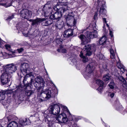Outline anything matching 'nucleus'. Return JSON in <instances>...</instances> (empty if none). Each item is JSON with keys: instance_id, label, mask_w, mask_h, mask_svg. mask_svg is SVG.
Returning <instances> with one entry per match:
<instances>
[{"instance_id": "nucleus-6", "label": "nucleus", "mask_w": 127, "mask_h": 127, "mask_svg": "<svg viewBox=\"0 0 127 127\" xmlns=\"http://www.w3.org/2000/svg\"><path fill=\"white\" fill-rule=\"evenodd\" d=\"M6 0H0V5L7 7L11 6L12 4L14 5L17 4L19 2V0H12L11 2L9 1L6 2Z\"/></svg>"}, {"instance_id": "nucleus-17", "label": "nucleus", "mask_w": 127, "mask_h": 127, "mask_svg": "<svg viewBox=\"0 0 127 127\" xmlns=\"http://www.w3.org/2000/svg\"><path fill=\"white\" fill-rule=\"evenodd\" d=\"M78 37L81 40L82 45H85L88 43V39L84 35L81 34L78 36Z\"/></svg>"}, {"instance_id": "nucleus-53", "label": "nucleus", "mask_w": 127, "mask_h": 127, "mask_svg": "<svg viewBox=\"0 0 127 127\" xmlns=\"http://www.w3.org/2000/svg\"><path fill=\"white\" fill-rule=\"evenodd\" d=\"M3 56V54L2 52L0 53V57H2Z\"/></svg>"}, {"instance_id": "nucleus-39", "label": "nucleus", "mask_w": 127, "mask_h": 127, "mask_svg": "<svg viewBox=\"0 0 127 127\" xmlns=\"http://www.w3.org/2000/svg\"><path fill=\"white\" fill-rule=\"evenodd\" d=\"M32 75V72H31L29 74H26L24 77V80H25V79L26 78H27V77H28L30 76H31Z\"/></svg>"}, {"instance_id": "nucleus-8", "label": "nucleus", "mask_w": 127, "mask_h": 127, "mask_svg": "<svg viewBox=\"0 0 127 127\" xmlns=\"http://www.w3.org/2000/svg\"><path fill=\"white\" fill-rule=\"evenodd\" d=\"M54 116L56 121H58L59 123H65L68 121V119L66 117V115L64 113H61L58 117L56 116V115Z\"/></svg>"}, {"instance_id": "nucleus-12", "label": "nucleus", "mask_w": 127, "mask_h": 127, "mask_svg": "<svg viewBox=\"0 0 127 127\" xmlns=\"http://www.w3.org/2000/svg\"><path fill=\"white\" fill-rule=\"evenodd\" d=\"M46 20V19L45 18H37L32 20V26L35 25L36 26L38 25H39L41 22L45 21Z\"/></svg>"}, {"instance_id": "nucleus-61", "label": "nucleus", "mask_w": 127, "mask_h": 127, "mask_svg": "<svg viewBox=\"0 0 127 127\" xmlns=\"http://www.w3.org/2000/svg\"><path fill=\"white\" fill-rule=\"evenodd\" d=\"M21 32H22V34H23V32L22 31H21Z\"/></svg>"}, {"instance_id": "nucleus-56", "label": "nucleus", "mask_w": 127, "mask_h": 127, "mask_svg": "<svg viewBox=\"0 0 127 127\" xmlns=\"http://www.w3.org/2000/svg\"><path fill=\"white\" fill-rule=\"evenodd\" d=\"M57 51L59 52H60V49H58L57 50Z\"/></svg>"}, {"instance_id": "nucleus-7", "label": "nucleus", "mask_w": 127, "mask_h": 127, "mask_svg": "<svg viewBox=\"0 0 127 127\" xmlns=\"http://www.w3.org/2000/svg\"><path fill=\"white\" fill-rule=\"evenodd\" d=\"M97 27L96 24H95L93 26V28L94 30V31L91 32L89 31L87 32L86 34L87 37L89 39L93 38L94 37H96L98 36L97 32L96 30H97Z\"/></svg>"}, {"instance_id": "nucleus-14", "label": "nucleus", "mask_w": 127, "mask_h": 127, "mask_svg": "<svg viewBox=\"0 0 127 127\" xmlns=\"http://www.w3.org/2000/svg\"><path fill=\"white\" fill-rule=\"evenodd\" d=\"M95 82L96 84L99 86L98 88L97 89L99 92L100 93L103 89V86L104 85V83L102 81L99 79H97L96 80Z\"/></svg>"}, {"instance_id": "nucleus-64", "label": "nucleus", "mask_w": 127, "mask_h": 127, "mask_svg": "<svg viewBox=\"0 0 127 127\" xmlns=\"http://www.w3.org/2000/svg\"><path fill=\"white\" fill-rule=\"evenodd\" d=\"M32 80V79H31V81H32V80Z\"/></svg>"}, {"instance_id": "nucleus-23", "label": "nucleus", "mask_w": 127, "mask_h": 127, "mask_svg": "<svg viewBox=\"0 0 127 127\" xmlns=\"http://www.w3.org/2000/svg\"><path fill=\"white\" fill-rule=\"evenodd\" d=\"M63 24L64 23L63 22H59L57 21L55 25L56 28L59 29H62L63 26Z\"/></svg>"}, {"instance_id": "nucleus-30", "label": "nucleus", "mask_w": 127, "mask_h": 127, "mask_svg": "<svg viewBox=\"0 0 127 127\" xmlns=\"http://www.w3.org/2000/svg\"><path fill=\"white\" fill-rule=\"evenodd\" d=\"M107 64L106 62H104L102 64V66L103 69L106 71L107 70Z\"/></svg>"}, {"instance_id": "nucleus-31", "label": "nucleus", "mask_w": 127, "mask_h": 127, "mask_svg": "<svg viewBox=\"0 0 127 127\" xmlns=\"http://www.w3.org/2000/svg\"><path fill=\"white\" fill-rule=\"evenodd\" d=\"M114 86L115 84L113 81H111L110 82V84L108 85V86L111 89H113Z\"/></svg>"}, {"instance_id": "nucleus-58", "label": "nucleus", "mask_w": 127, "mask_h": 127, "mask_svg": "<svg viewBox=\"0 0 127 127\" xmlns=\"http://www.w3.org/2000/svg\"><path fill=\"white\" fill-rule=\"evenodd\" d=\"M106 26L108 27H109V25H108V24H106Z\"/></svg>"}, {"instance_id": "nucleus-2", "label": "nucleus", "mask_w": 127, "mask_h": 127, "mask_svg": "<svg viewBox=\"0 0 127 127\" xmlns=\"http://www.w3.org/2000/svg\"><path fill=\"white\" fill-rule=\"evenodd\" d=\"M16 65L13 64H7L4 67L3 73L0 76L1 84L4 85L10 81L11 75L16 70Z\"/></svg>"}, {"instance_id": "nucleus-33", "label": "nucleus", "mask_w": 127, "mask_h": 127, "mask_svg": "<svg viewBox=\"0 0 127 127\" xmlns=\"http://www.w3.org/2000/svg\"><path fill=\"white\" fill-rule=\"evenodd\" d=\"M118 78L120 81H121L123 83L126 81V80L122 76H118Z\"/></svg>"}, {"instance_id": "nucleus-46", "label": "nucleus", "mask_w": 127, "mask_h": 127, "mask_svg": "<svg viewBox=\"0 0 127 127\" xmlns=\"http://www.w3.org/2000/svg\"><path fill=\"white\" fill-rule=\"evenodd\" d=\"M109 34L111 36V38H112L113 37V32H112V31L111 30L109 29Z\"/></svg>"}, {"instance_id": "nucleus-54", "label": "nucleus", "mask_w": 127, "mask_h": 127, "mask_svg": "<svg viewBox=\"0 0 127 127\" xmlns=\"http://www.w3.org/2000/svg\"><path fill=\"white\" fill-rule=\"evenodd\" d=\"M22 121H21V120H20V124L22 126L23 125V124L22 123Z\"/></svg>"}, {"instance_id": "nucleus-13", "label": "nucleus", "mask_w": 127, "mask_h": 127, "mask_svg": "<svg viewBox=\"0 0 127 127\" xmlns=\"http://www.w3.org/2000/svg\"><path fill=\"white\" fill-rule=\"evenodd\" d=\"M91 49V46L88 45L85 46L84 48V54L86 56H90L92 54V52L90 51Z\"/></svg>"}, {"instance_id": "nucleus-48", "label": "nucleus", "mask_w": 127, "mask_h": 127, "mask_svg": "<svg viewBox=\"0 0 127 127\" xmlns=\"http://www.w3.org/2000/svg\"><path fill=\"white\" fill-rule=\"evenodd\" d=\"M14 15L13 14L12 16L9 17L7 18V20L11 19L14 18Z\"/></svg>"}, {"instance_id": "nucleus-35", "label": "nucleus", "mask_w": 127, "mask_h": 127, "mask_svg": "<svg viewBox=\"0 0 127 127\" xmlns=\"http://www.w3.org/2000/svg\"><path fill=\"white\" fill-rule=\"evenodd\" d=\"M30 121L28 119L26 118L25 122L24 121V125H28L30 124Z\"/></svg>"}, {"instance_id": "nucleus-45", "label": "nucleus", "mask_w": 127, "mask_h": 127, "mask_svg": "<svg viewBox=\"0 0 127 127\" xmlns=\"http://www.w3.org/2000/svg\"><path fill=\"white\" fill-rule=\"evenodd\" d=\"M114 94L113 93H109L108 94V95L112 98L114 96Z\"/></svg>"}, {"instance_id": "nucleus-26", "label": "nucleus", "mask_w": 127, "mask_h": 127, "mask_svg": "<svg viewBox=\"0 0 127 127\" xmlns=\"http://www.w3.org/2000/svg\"><path fill=\"white\" fill-rule=\"evenodd\" d=\"M5 93L3 91L1 90L0 91V100H3L5 98Z\"/></svg>"}, {"instance_id": "nucleus-27", "label": "nucleus", "mask_w": 127, "mask_h": 127, "mask_svg": "<svg viewBox=\"0 0 127 127\" xmlns=\"http://www.w3.org/2000/svg\"><path fill=\"white\" fill-rule=\"evenodd\" d=\"M21 65L20 66V70L22 74L23 75H24V68L23 67L24 62L23 60L21 62Z\"/></svg>"}, {"instance_id": "nucleus-32", "label": "nucleus", "mask_w": 127, "mask_h": 127, "mask_svg": "<svg viewBox=\"0 0 127 127\" xmlns=\"http://www.w3.org/2000/svg\"><path fill=\"white\" fill-rule=\"evenodd\" d=\"M52 24V22L50 20H48L47 21H46L45 22V24L44 25L45 26H48L49 25H50Z\"/></svg>"}, {"instance_id": "nucleus-10", "label": "nucleus", "mask_w": 127, "mask_h": 127, "mask_svg": "<svg viewBox=\"0 0 127 127\" xmlns=\"http://www.w3.org/2000/svg\"><path fill=\"white\" fill-rule=\"evenodd\" d=\"M107 41L106 38L105 36H102L100 38L97 44L98 45H104L105 47H107V45L109 43Z\"/></svg>"}, {"instance_id": "nucleus-18", "label": "nucleus", "mask_w": 127, "mask_h": 127, "mask_svg": "<svg viewBox=\"0 0 127 127\" xmlns=\"http://www.w3.org/2000/svg\"><path fill=\"white\" fill-rule=\"evenodd\" d=\"M110 58L113 59V61H115L116 60L115 59V55L116 54V50H113L112 48H111L110 49Z\"/></svg>"}, {"instance_id": "nucleus-21", "label": "nucleus", "mask_w": 127, "mask_h": 127, "mask_svg": "<svg viewBox=\"0 0 127 127\" xmlns=\"http://www.w3.org/2000/svg\"><path fill=\"white\" fill-rule=\"evenodd\" d=\"M24 18L27 19L31 17V12L27 9L24 10Z\"/></svg>"}, {"instance_id": "nucleus-11", "label": "nucleus", "mask_w": 127, "mask_h": 127, "mask_svg": "<svg viewBox=\"0 0 127 127\" xmlns=\"http://www.w3.org/2000/svg\"><path fill=\"white\" fill-rule=\"evenodd\" d=\"M60 106H61V108L63 110L66 111L67 113V114H68L69 115L70 120L71 121H73L74 122L75 121V117L74 116L72 117L71 116L67 107L66 106L62 105L61 104H60Z\"/></svg>"}, {"instance_id": "nucleus-37", "label": "nucleus", "mask_w": 127, "mask_h": 127, "mask_svg": "<svg viewBox=\"0 0 127 127\" xmlns=\"http://www.w3.org/2000/svg\"><path fill=\"white\" fill-rule=\"evenodd\" d=\"M123 65L120 62L117 63V66L118 68H121V67H122Z\"/></svg>"}, {"instance_id": "nucleus-44", "label": "nucleus", "mask_w": 127, "mask_h": 127, "mask_svg": "<svg viewBox=\"0 0 127 127\" xmlns=\"http://www.w3.org/2000/svg\"><path fill=\"white\" fill-rule=\"evenodd\" d=\"M17 50L19 53H20L23 50V48H20V49H17Z\"/></svg>"}, {"instance_id": "nucleus-20", "label": "nucleus", "mask_w": 127, "mask_h": 127, "mask_svg": "<svg viewBox=\"0 0 127 127\" xmlns=\"http://www.w3.org/2000/svg\"><path fill=\"white\" fill-rule=\"evenodd\" d=\"M24 89V86L22 85L21 84H20L17 87L16 90L15 91V92L17 93H20L22 92H23Z\"/></svg>"}, {"instance_id": "nucleus-36", "label": "nucleus", "mask_w": 127, "mask_h": 127, "mask_svg": "<svg viewBox=\"0 0 127 127\" xmlns=\"http://www.w3.org/2000/svg\"><path fill=\"white\" fill-rule=\"evenodd\" d=\"M3 92H4L5 93V95L7 94H11L12 92V91L11 90H6V91H3Z\"/></svg>"}, {"instance_id": "nucleus-57", "label": "nucleus", "mask_w": 127, "mask_h": 127, "mask_svg": "<svg viewBox=\"0 0 127 127\" xmlns=\"http://www.w3.org/2000/svg\"><path fill=\"white\" fill-rule=\"evenodd\" d=\"M118 74V73L117 72H116L115 73V74H114V75H117V74Z\"/></svg>"}, {"instance_id": "nucleus-1", "label": "nucleus", "mask_w": 127, "mask_h": 127, "mask_svg": "<svg viewBox=\"0 0 127 127\" xmlns=\"http://www.w3.org/2000/svg\"><path fill=\"white\" fill-rule=\"evenodd\" d=\"M35 82L39 84V87L38 88V91L39 92L38 94L37 97L38 100L40 102L47 100L51 96V90L46 89L43 90V88L45 86V83L42 78L40 77H37L35 79Z\"/></svg>"}, {"instance_id": "nucleus-19", "label": "nucleus", "mask_w": 127, "mask_h": 127, "mask_svg": "<svg viewBox=\"0 0 127 127\" xmlns=\"http://www.w3.org/2000/svg\"><path fill=\"white\" fill-rule=\"evenodd\" d=\"M7 127H20V125H18L16 122L13 121L9 123L8 124Z\"/></svg>"}, {"instance_id": "nucleus-49", "label": "nucleus", "mask_w": 127, "mask_h": 127, "mask_svg": "<svg viewBox=\"0 0 127 127\" xmlns=\"http://www.w3.org/2000/svg\"><path fill=\"white\" fill-rule=\"evenodd\" d=\"M53 9L54 10L56 11H57V12H58L59 9H58V8H57L56 6H54Z\"/></svg>"}, {"instance_id": "nucleus-43", "label": "nucleus", "mask_w": 127, "mask_h": 127, "mask_svg": "<svg viewBox=\"0 0 127 127\" xmlns=\"http://www.w3.org/2000/svg\"><path fill=\"white\" fill-rule=\"evenodd\" d=\"M24 66H25L26 70L27 71L29 68V65L27 63H24Z\"/></svg>"}, {"instance_id": "nucleus-3", "label": "nucleus", "mask_w": 127, "mask_h": 127, "mask_svg": "<svg viewBox=\"0 0 127 127\" xmlns=\"http://www.w3.org/2000/svg\"><path fill=\"white\" fill-rule=\"evenodd\" d=\"M95 65L94 63H90L87 65L85 70L82 72L83 76L86 79H88L93 76V72L95 68Z\"/></svg>"}, {"instance_id": "nucleus-15", "label": "nucleus", "mask_w": 127, "mask_h": 127, "mask_svg": "<svg viewBox=\"0 0 127 127\" xmlns=\"http://www.w3.org/2000/svg\"><path fill=\"white\" fill-rule=\"evenodd\" d=\"M24 85V89L25 92V94L27 96H29L32 95L34 92L31 90V87L28 85Z\"/></svg>"}, {"instance_id": "nucleus-62", "label": "nucleus", "mask_w": 127, "mask_h": 127, "mask_svg": "<svg viewBox=\"0 0 127 127\" xmlns=\"http://www.w3.org/2000/svg\"><path fill=\"white\" fill-rule=\"evenodd\" d=\"M0 127H3L1 125H0Z\"/></svg>"}, {"instance_id": "nucleus-52", "label": "nucleus", "mask_w": 127, "mask_h": 127, "mask_svg": "<svg viewBox=\"0 0 127 127\" xmlns=\"http://www.w3.org/2000/svg\"><path fill=\"white\" fill-rule=\"evenodd\" d=\"M103 22H104L105 23H106V18H103Z\"/></svg>"}, {"instance_id": "nucleus-40", "label": "nucleus", "mask_w": 127, "mask_h": 127, "mask_svg": "<svg viewBox=\"0 0 127 127\" xmlns=\"http://www.w3.org/2000/svg\"><path fill=\"white\" fill-rule=\"evenodd\" d=\"M6 49L7 50L10 51L11 48V46L9 44H6L5 45V46Z\"/></svg>"}, {"instance_id": "nucleus-34", "label": "nucleus", "mask_w": 127, "mask_h": 127, "mask_svg": "<svg viewBox=\"0 0 127 127\" xmlns=\"http://www.w3.org/2000/svg\"><path fill=\"white\" fill-rule=\"evenodd\" d=\"M13 115H9L8 117H6V118L7 119L8 122H10L13 120Z\"/></svg>"}, {"instance_id": "nucleus-50", "label": "nucleus", "mask_w": 127, "mask_h": 127, "mask_svg": "<svg viewBox=\"0 0 127 127\" xmlns=\"http://www.w3.org/2000/svg\"><path fill=\"white\" fill-rule=\"evenodd\" d=\"M97 13H96L94 16V18L95 19L97 18Z\"/></svg>"}, {"instance_id": "nucleus-41", "label": "nucleus", "mask_w": 127, "mask_h": 127, "mask_svg": "<svg viewBox=\"0 0 127 127\" xmlns=\"http://www.w3.org/2000/svg\"><path fill=\"white\" fill-rule=\"evenodd\" d=\"M24 9H22L20 11V14L22 18H23V17L24 16Z\"/></svg>"}, {"instance_id": "nucleus-5", "label": "nucleus", "mask_w": 127, "mask_h": 127, "mask_svg": "<svg viewBox=\"0 0 127 127\" xmlns=\"http://www.w3.org/2000/svg\"><path fill=\"white\" fill-rule=\"evenodd\" d=\"M60 104L59 105L52 103L49 107L50 112L51 114V116L58 114L60 112L61 108Z\"/></svg>"}, {"instance_id": "nucleus-38", "label": "nucleus", "mask_w": 127, "mask_h": 127, "mask_svg": "<svg viewBox=\"0 0 127 127\" xmlns=\"http://www.w3.org/2000/svg\"><path fill=\"white\" fill-rule=\"evenodd\" d=\"M122 85L124 88L127 90V83L126 81L123 83Z\"/></svg>"}, {"instance_id": "nucleus-24", "label": "nucleus", "mask_w": 127, "mask_h": 127, "mask_svg": "<svg viewBox=\"0 0 127 127\" xmlns=\"http://www.w3.org/2000/svg\"><path fill=\"white\" fill-rule=\"evenodd\" d=\"M83 53L82 51H81L80 53V57L82 59V60L83 62L85 63L87 62L88 61V59L85 56L83 55Z\"/></svg>"}, {"instance_id": "nucleus-51", "label": "nucleus", "mask_w": 127, "mask_h": 127, "mask_svg": "<svg viewBox=\"0 0 127 127\" xmlns=\"http://www.w3.org/2000/svg\"><path fill=\"white\" fill-rule=\"evenodd\" d=\"M62 52L63 53H65L66 52V50L65 49H63L62 50Z\"/></svg>"}, {"instance_id": "nucleus-25", "label": "nucleus", "mask_w": 127, "mask_h": 127, "mask_svg": "<svg viewBox=\"0 0 127 127\" xmlns=\"http://www.w3.org/2000/svg\"><path fill=\"white\" fill-rule=\"evenodd\" d=\"M116 107L117 109L118 110H122L124 109L123 107L119 101H117L116 102Z\"/></svg>"}, {"instance_id": "nucleus-22", "label": "nucleus", "mask_w": 127, "mask_h": 127, "mask_svg": "<svg viewBox=\"0 0 127 127\" xmlns=\"http://www.w3.org/2000/svg\"><path fill=\"white\" fill-rule=\"evenodd\" d=\"M44 13L45 16H48L51 14L52 13V9L51 8H48L46 10L44 11Z\"/></svg>"}, {"instance_id": "nucleus-4", "label": "nucleus", "mask_w": 127, "mask_h": 127, "mask_svg": "<svg viewBox=\"0 0 127 127\" xmlns=\"http://www.w3.org/2000/svg\"><path fill=\"white\" fill-rule=\"evenodd\" d=\"M62 4L64 5L62 7H61L59 8L58 12H56L54 14V16L55 17V20L58 21L62 17V14L65 11L69 10L70 9L67 6L68 3L66 2L63 3Z\"/></svg>"}, {"instance_id": "nucleus-42", "label": "nucleus", "mask_w": 127, "mask_h": 127, "mask_svg": "<svg viewBox=\"0 0 127 127\" xmlns=\"http://www.w3.org/2000/svg\"><path fill=\"white\" fill-rule=\"evenodd\" d=\"M121 67V68H119V69L121 70L122 73H123L125 71V67L123 65L122 66V67Z\"/></svg>"}, {"instance_id": "nucleus-59", "label": "nucleus", "mask_w": 127, "mask_h": 127, "mask_svg": "<svg viewBox=\"0 0 127 127\" xmlns=\"http://www.w3.org/2000/svg\"><path fill=\"white\" fill-rule=\"evenodd\" d=\"M32 20V19H30V20H29V21H32V20Z\"/></svg>"}, {"instance_id": "nucleus-29", "label": "nucleus", "mask_w": 127, "mask_h": 127, "mask_svg": "<svg viewBox=\"0 0 127 127\" xmlns=\"http://www.w3.org/2000/svg\"><path fill=\"white\" fill-rule=\"evenodd\" d=\"M110 79V77L108 75H105L104 76L103 79L105 81H107Z\"/></svg>"}, {"instance_id": "nucleus-60", "label": "nucleus", "mask_w": 127, "mask_h": 127, "mask_svg": "<svg viewBox=\"0 0 127 127\" xmlns=\"http://www.w3.org/2000/svg\"><path fill=\"white\" fill-rule=\"evenodd\" d=\"M70 15H69V13L68 14V16H67V18H68L69 17V16Z\"/></svg>"}, {"instance_id": "nucleus-16", "label": "nucleus", "mask_w": 127, "mask_h": 127, "mask_svg": "<svg viewBox=\"0 0 127 127\" xmlns=\"http://www.w3.org/2000/svg\"><path fill=\"white\" fill-rule=\"evenodd\" d=\"M73 35V30L69 29L65 30L64 33V36L65 37H68Z\"/></svg>"}, {"instance_id": "nucleus-28", "label": "nucleus", "mask_w": 127, "mask_h": 127, "mask_svg": "<svg viewBox=\"0 0 127 127\" xmlns=\"http://www.w3.org/2000/svg\"><path fill=\"white\" fill-rule=\"evenodd\" d=\"M97 57L99 58V59L100 60H105L106 59L105 57L103 55L100 53L98 54Z\"/></svg>"}, {"instance_id": "nucleus-9", "label": "nucleus", "mask_w": 127, "mask_h": 127, "mask_svg": "<svg viewBox=\"0 0 127 127\" xmlns=\"http://www.w3.org/2000/svg\"><path fill=\"white\" fill-rule=\"evenodd\" d=\"M98 5L100 7L99 14L100 15L102 16L103 15H105L106 13V10L105 9V2L104 1H100V0H98Z\"/></svg>"}, {"instance_id": "nucleus-63", "label": "nucleus", "mask_w": 127, "mask_h": 127, "mask_svg": "<svg viewBox=\"0 0 127 127\" xmlns=\"http://www.w3.org/2000/svg\"><path fill=\"white\" fill-rule=\"evenodd\" d=\"M70 17H71V18H73V16H71Z\"/></svg>"}, {"instance_id": "nucleus-55", "label": "nucleus", "mask_w": 127, "mask_h": 127, "mask_svg": "<svg viewBox=\"0 0 127 127\" xmlns=\"http://www.w3.org/2000/svg\"><path fill=\"white\" fill-rule=\"evenodd\" d=\"M70 9L69 10H68L67 11H66L67 12H70V11H69H69L70 10ZM65 12H66V11Z\"/></svg>"}, {"instance_id": "nucleus-47", "label": "nucleus", "mask_w": 127, "mask_h": 127, "mask_svg": "<svg viewBox=\"0 0 127 127\" xmlns=\"http://www.w3.org/2000/svg\"><path fill=\"white\" fill-rule=\"evenodd\" d=\"M54 16V14H52L50 16V19H52L55 20V17Z\"/></svg>"}]
</instances>
